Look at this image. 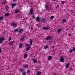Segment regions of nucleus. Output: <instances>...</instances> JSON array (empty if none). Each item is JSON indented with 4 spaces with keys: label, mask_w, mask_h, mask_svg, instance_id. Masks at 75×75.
Returning <instances> with one entry per match:
<instances>
[{
    "label": "nucleus",
    "mask_w": 75,
    "mask_h": 75,
    "mask_svg": "<svg viewBox=\"0 0 75 75\" xmlns=\"http://www.w3.org/2000/svg\"><path fill=\"white\" fill-rule=\"evenodd\" d=\"M16 6V4H12V8H13L14 7V6Z\"/></svg>",
    "instance_id": "obj_11"
},
{
    "label": "nucleus",
    "mask_w": 75,
    "mask_h": 75,
    "mask_svg": "<svg viewBox=\"0 0 75 75\" xmlns=\"http://www.w3.org/2000/svg\"><path fill=\"white\" fill-rule=\"evenodd\" d=\"M33 18L34 19V18H35V17L34 16H33Z\"/></svg>",
    "instance_id": "obj_41"
},
{
    "label": "nucleus",
    "mask_w": 75,
    "mask_h": 75,
    "mask_svg": "<svg viewBox=\"0 0 75 75\" xmlns=\"http://www.w3.org/2000/svg\"><path fill=\"white\" fill-rule=\"evenodd\" d=\"M13 44H14V42H13L11 41L9 43V45H13Z\"/></svg>",
    "instance_id": "obj_13"
},
{
    "label": "nucleus",
    "mask_w": 75,
    "mask_h": 75,
    "mask_svg": "<svg viewBox=\"0 0 75 75\" xmlns=\"http://www.w3.org/2000/svg\"><path fill=\"white\" fill-rule=\"evenodd\" d=\"M43 30H48V29H49V28L48 27H44V28H43Z\"/></svg>",
    "instance_id": "obj_10"
},
{
    "label": "nucleus",
    "mask_w": 75,
    "mask_h": 75,
    "mask_svg": "<svg viewBox=\"0 0 75 75\" xmlns=\"http://www.w3.org/2000/svg\"><path fill=\"white\" fill-rule=\"evenodd\" d=\"M21 72H23V69H21Z\"/></svg>",
    "instance_id": "obj_43"
},
{
    "label": "nucleus",
    "mask_w": 75,
    "mask_h": 75,
    "mask_svg": "<svg viewBox=\"0 0 75 75\" xmlns=\"http://www.w3.org/2000/svg\"><path fill=\"white\" fill-rule=\"evenodd\" d=\"M30 45H32V44H33V41L31 39H30Z\"/></svg>",
    "instance_id": "obj_12"
},
{
    "label": "nucleus",
    "mask_w": 75,
    "mask_h": 75,
    "mask_svg": "<svg viewBox=\"0 0 75 75\" xmlns=\"http://www.w3.org/2000/svg\"><path fill=\"white\" fill-rule=\"evenodd\" d=\"M54 16H51L50 18V19H51V20H52V19H53L54 18Z\"/></svg>",
    "instance_id": "obj_24"
},
{
    "label": "nucleus",
    "mask_w": 75,
    "mask_h": 75,
    "mask_svg": "<svg viewBox=\"0 0 75 75\" xmlns=\"http://www.w3.org/2000/svg\"><path fill=\"white\" fill-rule=\"evenodd\" d=\"M54 51H53V52H54Z\"/></svg>",
    "instance_id": "obj_49"
},
{
    "label": "nucleus",
    "mask_w": 75,
    "mask_h": 75,
    "mask_svg": "<svg viewBox=\"0 0 75 75\" xmlns=\"http://www.w3.org/2000/svg\"><path fill=\"white\" fill-rule=\"evenodd\" d=\"M68 35H69L70 37L71 36V34H68Z\"/></svg>",
    "instance_id": "obj_46"
},
{
    "label": "nucleus",
    "mask_w": 75,
    "mask_h": 75,
    "mask_svg": "<svg viewBox=\"0 0 75 75\" xmlns=\"http://www.w3.org/2000/svg\"><path fill=\"white\" fill-rule=\"evenodd\" d=\"M1 52V49H0V52Z\"/></svg>",
    "instance_id": "obj_45"
},
{
    "label": "nucleus",
    "mask_w": 75,
    "mask_h": 75,
    "mask_svg": "<svg viewBox=\"0 0 75 75\" xmlns=\"http://www.w3.org/2000/svg\"><path fill=\"white\" fill-rule=\"evenodd\" d=\"M6 10H7H7H8V6L6 5Z\"/></svg>",
    "instance_id": "obj_17"
},
{
    "label": "nucleus",
    "mask_w": 75,
    "mask_h": 75,
    "mask_svg": "<svg viewBox=\"0 0 75 75\" xmlns=\"http://www.w3.org/2000/svg\"><path fill=\"white\" fill-rule=\"evenodd\" d=\"M22 47V45L21 44H20L19 46V47L20 48H21Z\"/></svg>",
    "instance_id": "obj_26"
},
{
    "label": "nucleus",
    "mask_w": 75,
    "mask_h": 75,
    "mask_svg": "<svg viewBox=\"0 0 75 75\" xmlns=\"http://www.w3.org/2000/svg\"><path fill=\"white\" fill-rule=\"evenodd\" d=\"M27 55L26 54H25L24 55V58L25 59L27 58Z\"/></svg>",
    "instance_id": "obj_25"
},
{
    "label": "nucleus",
    "mask_w": 75,
    "mask_h": 75,
    "mask_svg": "<svg viewBox=\"0 0 75 75\" xmlns=\"http://www.w3.org/2000/svg\"><path fill=\"white\" fill-rule=\"evenodd\" d=\"M36 21L37 22H39L40 21V18L38 17H36Z\"/></svg>",
    "instance_id": "obj_8"
},
{
    "label": "nucleus",
    "mask_w": 75,
    "mask_h": 75,
    "mask_svg": "<svg viewBox=\"0 0 75 75\" xmlns=\"http://www.w3.org/2000/svg\"><path fill=\"white\" fill-rule=\"evenodd\" d=\"M15 12V13H18V12H19V10H16Z\"/></svg>",
    "instance_id": "obj_19"
},
{
    "label": "nucleus",
    "mask_w": 75,
    "mask_h": 75,
    "mask_svg": "<svg viewBox=\"0 0 75 75\" xmlns=\"http://www.w3.org/2000/svg\"><path fill=\"white\" fill-rule=\"evenodd\" d=\"M41 72H38L37 73V75H41Z\"/></svg>",
    "instance_id": "obj_22"
},
{
    "label": "nucleus",
    "mask_w": 75,
    "mask_h": 75,
    "mask_svg": "<svg viewBox=\"0 0 75 75\" xmlns=\"http://www.w3.org/2000/svg\"><path fill=\"white\" fill-rule=\"evenodd\" d=\"M26 46L27 47L26 48V51H28V50H30V47H31V45L29 44H27L26 45Z\"/></svg>",
    "instance_id": "obj_1"
},
{
    "label": "nucleus",
    "mask_w": 75,
    "mask_h": 75,
    "mask_svg": "<svg viewBox=\"0 0 75 75\" xmlns=\"http://www.w3.org/2000/svg\"><path fill=\"white\" fill-rule=\"evenodd\" d=\"M33 62L34 63H37V61L35 59H33Z\"/></svg>",
    "instance_id": "obj_29"
},
{
    "label": "nucleus",
    "mask_w": 75,
    "mask_h": 75,
    "mask_svg": "<svg viewBox=\"0 0 75 75\" xmlns=\"http://www.w3.org/2000/svg\"><path fill=\"white\" fill-rule=\"evenodd\" d=\"M69 64H67L66 66V68L67 69L69 68Z\"/></svg>",
    "instance_id": "obj_6"
},
{
    "label": "nucleus",
    "mask_w": 75,
    "mask_h": 75,
    "mask_svg": "<svg viewBox=\"0 0 75 75\" xmlns=\"http://www.w3.org/2000/svg\"><path fill=\"white\" fill-rule=\"evenodd\" d=\"M5 4L6 2H5V1H4L2 2V4Z\"/></svg>",
    "instance_id": "obj_33"
},
{
    "label": "nucleus",
    "mask_w": 75,
    "mask_h": 75,
    "mask_svg": "<svg viewBox=\"0 0 75 75\" xmlns=\"http://www.w3.org/2000/svg\"><path fill=\"white\" fill-rule=\"evenodd\" d=\"M30 13L31 14H32L33 13V8H32L30 9Z\"/></svg>",
    "instance_id": "obj_9"
},
{
    "label": "nucleus",
    "mask_w": 75,
    "mask_h": 75,
    "mask_svg": "<svg viewBox=\"0 0 75 75\" xmlns=\"http://www.w3.org/2000/svg\"><path fill=\"white\" fill-rule=\"evenodd\" d=\"M73 51V50H70L69 51L70 53H71V52H72Z\"/></svg>",
    "instance_id": "obj_32"
},
{
    "label": "nucleus",
    "mask_w": 75,
    "mask_h": 75,
    "mask_svg": "<svg viewBox=\"0 0 75 75\" xmlns=\"http://www.w3.org/2000/svg\"><path fill=\"white\" fill-rule=\"evenodd\" d=\"M51 38H52V37L51 36H48L46 38V40H51Z\"/></svg>",
    "instance_id": "obj_5"
},
{
    "label": "nucleus",
    "mask_w": 75,
    "mask_h": 75,
    "mask_svg": "<svg viewBox=\"0 0 75 75\" xmlns=\"http://www.w3.org/2000/svg\"><path fill=\"white\" fill-rule=\"evenodd\" d=\"M31 29L32 30H33V28H32V27L31 28Z\"/></svg>",
    "instance_id": "obj_44"
},
{
    "label": "nucleus",
    "mask_w": 75,
    "mask_h": 75,
    "mask_svg": "<svg viewBox=\"0 0 75 75\" xmlns=\"http://www.w3.org/2000/svg\"><path fill=\"white\" fill-rule=\"evenodd\" d=\"M22 74L23 75H25V72L23 73Z\"/></svg>",
    "instance_id": "obj_37"
},
{
    "label": "nucleus",
    "mask_w": 75,
    "mask_h": 75,
    "mask_svg": "<svg viewBox=\"0 0 75 75\" xmlns=\"http://www.w3.org/2000/svg\"><path fill=\"white\" fill-rule=\"evenodd\" d=\"M4 38L3 37H1L0 38V44L3 43V41H4Z\"/></svg>",
    "instance_id": "obj_2"
},
{
    "label": "nucleus",
    "mask_w": 75,
    "mask_h": 75,
    "mask_svg": "<svg viewBox=\"0 0 75 75\" xmlns=\"http://www.w3.org/2000/svg\"><path fill=\"white\" fill-rule=\"evenodd\" d=\"M11 40V38H9V40L10 41V40Z\"/></svg>",
    "instance_id": "obj_35"
},
{
    "label": "nucleus",
    "mask_w": 75,
    "mask_h": 75,
    "mask_svg": "<svg viewBox=\"0 0 75 75\" xmlns=\"http://www.w3.org/2000/svg\"><path fill=\"white\" fill-rule=\"evenodd\" d=\"M17 25V24L16 23H15L14 22H13L12 24V27H16Z\"/></svg>",
    "instance_id": "obj_3"
},
{
    "label": "nucleus",
    "mask_w": 75,
    "mask_h": 75,
    "mask_svg": "<svg viewBox=\"0 0 75 75\" xmlns=\"http://www.w3.org/2000/svg\"><path fill=\"white\" fill-rule=\"evenodd\" d=\"M27 72V73H29V72H30V71H29V70H28Z\"/></svg>",
    "instance_id": "obj_40"
},
{
    "label": "nucleus",
    "mask_w": 75,
    "mask_h": 75,
    "mask_svg": "<svg viewBox=\"0 0 75 75\" xmlns=\"http://www.w3.org/2000/svg\"><path fill=\"white\" fill-rule=\"evenodd\" d=\"M60 60L61 62H63L64 61V59L62 57H60Z\"/></svg>",
    "instance_id": "obj_4"
},
{
    "label": "nucleus",
    "mask_w": 75,
    "mask_h": 75,
    "mask_svg": "<svg viewBox=\"0 0 75 75\" xmlns=\"http://www.w3.org/2000/svg\"><path fill=\"white\" fill-rule=\"evenodd\" d=\"M62 4H64L65 3V1H62Z\"/></svg>",
    "instance_id": "obj_30"
},
{
    "label": "nucleus",
    "mask_w": 75,
    "mask_h": 75,
    "mask_svg": "<svg viewBox=\"0 0 75 75\" xmlns=\"http://www.w3.org/2000/svg\"><path fill=\"white\" fill-rule=\"evenodd\" d=\"M68 28H67L66 29V31H68Z\"/></svg>",
    "instance_id": "obj_42"
},
{
    "label": "nucleus",
    "mask_w": 75,
    "mask_h": 75,
    "mask_svg": "<svg viewBox=\"0 0 75 75\" xmlns=\"http://www.w3.org/2000/svg\"><path fill=\"white\" fill-rule=\"evenodd\" d=\"M44 48H45V49H47L48 48V46H45L44 47Z\"/></svg>",
    "instance_id": "obj_28"
},
{
    "label": "nucleus",
    "mask_w": 75,
    "mask_h": 75,
    "mask_svg": "<svg viewBox=\"0 0 75 75\" xmlns=\"http://www.w3.org/2000/svg\"><path fill=\"white\" fill-rule=\"evenodd\" d=\"M62 22L63 23H65L66 22V19H64L62 21Z\"/></svg>",
    "instance_id": "obj_18"
},
{
    "label": "nucleus",
    "mask_w": 75,
    "mask_h": 75,
    "mask_svg": "<svg viewBox=\"0 0 75 75\" xmlns=\"http://www.w3.org/2000/svg\"><path fill=\"white\" fill-rule=\"evenodd\" d=\"M24 38H25V36H22L21 37V41H23V40H24Z\"/></svg>",
    "instance_id": "obj_7"
},
{
    "label": "nucleus",
    "mask_w": 75,
    "mask_h": 75,
    "mask_svg": "<svg viewBox=\"0 0 75 75\" xmlns=\"http://www.w3.org/2000/svg\"><path fill=\"white\" fill-rule=\"evenodd\" d=\"M23 68H28V65H25L23 66Z\"/></svg>",
    "instance_id": "obj_16"
},
{
    "label": "nucleus",
    "mask_w": 75,
    "mask_h": 75,
    "mask_svg": "<svg viewBox=\"0 0 75 75\" xmlns=\"http://www.w3.org/2000/svg\"><path fill=\"white\" fill-rule=\"evenodd\" d=\"M24 31V30L23 29H21L19 30V33H22Z\"/></svg>",
    "instance_id": "obj_14"
},
{
    "label": "nucleus",
    "mask_w": 75,
    "mask_h": 75,
    "mask_svg": "<svg viewBox=\"0 0 75 75\" xmlns=\"http://www.w3.org/2000/svg\"><path fill=\"white\" fill-rule=\"evenodd\" d=\"M53 0V1H55V0Z\"/></svg>",
    "instance_id": "obj_48"
},
{
    "label": "nucleus",
    "mask_w": 75,
    "mask_h": 75,
    "mask_svg": "<svg viewBox=\"0 0 75 75\" xmlns=\"http://www.w3.org/2000/svg\"><path fill=\"white\" fill-rule=\"evenodd\" d=\"M2 20H3V17H0V21H1Z\"/></svg>",
    "instance_id": "obj_31"
},
{
    "label": "nucleus",
    "mask_w": 75,
    "mask_h": 75,
    "mask_svg": "<svg viewBox=\"0 0 75 75\" xmlns=\"http://www.w3.org/2000/svg\"><path fill=\"white\" fill-rule=\"evenodd\" d=\"M61 31V29H59L57 30V32L58 33H60Z\"/></svg>",
    "instance_id": "obj_15"
},
{
    "label": "nucleus",
    "mask_w": 75,
    "mask_h": 75,
    "mask_svg": "<svg viewBox=\"0 0 75 75\" xmlns=\"http://www.w3.org/2000/svg\"><path fill=\"white\" fill-rule=\"evenodd\" d=\"M37 27H40V26L39 25H37Z\"/></svg>",
    "instance_id": "obj_39"
},
{
    "label": "nucleus",
    "mask_w": 75,
    "mask_h": 75,
    "mask_svg": "<svg viewBox=\"0 0 75 75\" xmlns=\"http://www.w3.org/2000/svg\"><path fill=\"white\" fill-rule=\"evenodd\" d=\"M59 5L57 6H56V8H59Z\"/></svg>",
    "instance_id": "obj_36"
},
{
    "label": "nucleus",
    "mask_w": 75,
    "mask_h": 75,
    "mask_svg": "<svg viewBox=\"0 0 75 75\" xmlns=\"http://www.w3.org/2000/svg\"><path fill=\"white\" fill-rule=\"evenodd\" d=\"M73 51L75 52V47H73Z\"/></svg>",
    "instance_id": "obj_34"
},
{
    "label": "nucleus",
    "mask_w": 75,
    "mask_h": 75,
    "mask_svg": "<svg viewBox=\"0 0 75 75\" xmlns=\"http://www.w3.org/2000/svg\"><path fill=\"white\" fill-rule=\"evenodd\" d=\"M51 59H52V57H51V56H49L48 57V60H51Z\"/></svg>",
    "instance_id": "obj_20"
},
{
    "label": "nucleus",
    "mask_w": 75,
    "mask_h": 75,
    "mask_svg": "<svg viewBox=\"0 0 75 75\" xmlns=\"http://www.w3.org/2000/svg\"><path fill=\"white\" fill-rule=\"evenodd\" d=\"M45 7L46 8V10H47V8H48V6L47 5H45Z\"/></svg>",
    "instance_id": "obj_23"
},
{
    "label": "nucleus",
    "mask_w": 75,
    "mask_h": 75,
    "mask_svg": "<svg viewBox=\"0 0 75 75\" xmlns=\"http://www.w3.org/2000/svg\"><path fill=\"white\" fill-rule=\"evenodd\" d=\"M14 0V1H16L17 0Z\"/></svg>",
    "instance_id": "obj_47"
},
{
    "label": "nucleus",
    "mask_w": 75,
    "mask_h": 75,
    "mask_svg": "<svg viewBox=\"0 0 75 75\" xmlns=\"http://www.w3.org/2000/svg\"><path fill=\"white\" fill-rule=\"evenodd\" d=\"M18 31V29H15L14 32H17V31Z\"/></svg>",
    "instance_id": "obj_27"
},
{
    "label": "nucleus",
    "mask_w": 75,
    "mask_h": 75,
    "mask_svg": "<svg viewBox=\"0 0 75 75\" xmlns=\"http://www.w3.org/2000/svg\"><path fill=\"white\" fill-rule=\"evenodd\" d=\"M9 16V14L8 13H6L5 14V16Z\"/></svg>",
    "instance_id": "obj_21"
},
{
    "label": "nucleus",
    "mask_w": 75,
    "mask_h": 75,
    "mask_svg": "<svg viewBox=\"0 0 75 75\" xmlns=\"http://www.w3.org/2000/svg\"><path fill=\"white\" fill-rule=\"evenodd\" d=\"M42 21H43V22H44V21H45V19H43Z\"/></svg>",
    "instance_id": "obj_38"
}]
</instances>
